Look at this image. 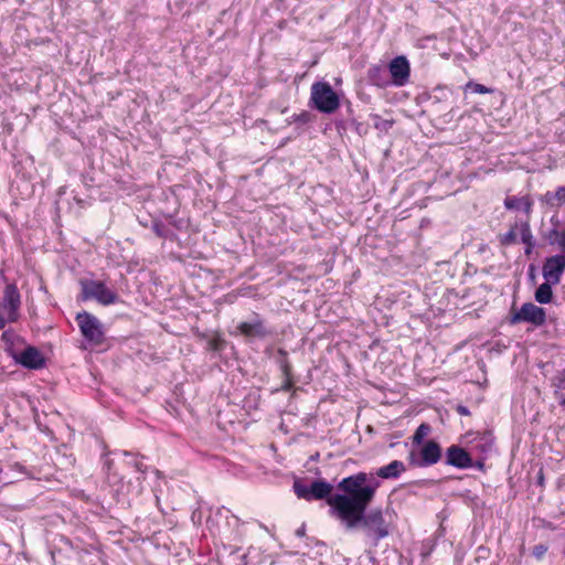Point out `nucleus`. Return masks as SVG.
<instances>
[{"label": "nucleus", "mask_w": 565, "mask_h": 565, "mask_svg": "<svg viewBox=\"0 0 565 565\" xmlns=\"http://www.w3.org/2000/svg\"><path fill=\"white\" fill-rule=\"evenodd\" d=\"M366 481L365 472L342 479L338 483V489L343 493L334 494L328 500V504L331 508V513L343 523L347 530L362 526L367 536L379 541L390 534V526L381 509L365 513L379 487V482L367 484Z\"/></svg>", "instance_id": "obj_1"}, {"label": "nucleus", "mask_w": 565, "mask_h": 565, "mask_svg": "<svg viewBox=\"0 0 565 565\" xmlns=\"http://www.w3.org/2000/svg\"><path fill=\"white\" fill-rule=\"evenodd\" d=\"M310 100L316 109L324 114H332L340 106L338 94L327 82H316L312 84Z\"/></svg>", "instance_id": "obj_2"}, {"label": "nucleus", "mask_w": 565, "mask_h": 565, "mask_svg": "<svg viewBox=\"0 0 565 565\" xmlns=\"http://www.w3.org/2000/svg\"><path fill=\"white\" fill-rule=\"evenodd\" d=\"M294 491L299 499L306 501L323 500L327 501L334 495H331L333 487L327 481L316 480L309 487L303 484L299 479L294 482Z\"/></svg>", "instance_id": "obj_3"}, {"label": "nucleus", "mask_w": 565, "mask_h": 565, "mask_svg": "<svg viewBox=\"0 0 565 565\" xmlns=\"http://www.w3.org/2000/svg\"><path fill=\"white\" fill-rule=\"evenodd\" d=\"M83 299H96L102 305H110L116 300V294L105 284L95 280L82 281Z\"/></svg>", "instance_id": "obj_4"}, {"label": "nucleus", "mask_w": 565, "mask_h": 565, "mask_svg": "<svg viewBox=\"0 0 565 565\" xmlns=\"http://www.w3.org/2000/svg\"><path fill=\"white\" fill-rule=\"evenodd\" d=\"M76 320L86 340L95 344H100L104 341V331L96 317L87 312H82L77 315Z\"/></svg>", "instance_id": "obj_5"}, {"label": "nucleus", "mask_w": 565, "mask_h": 565, "mask_svg": "<svg viewBox=\"0 0 565 565\" xmlns=\"http://www.w3.org/2000/svg\"><path fill=\"white\" fill-rule=\"evenodd\" d=\"M20 305L21 297L17 286L13 284L7 285L0 300V312L6 315L9 322L18 320Z\"/></svg>", "instance_id": "obj_6"}, {"label": "nucleus", "mask_w": 565, "mask_h": 565, "mask_svg": "<svg viewBox=\"0 0 565 565\" xmlns=\"http://www.w3.org/2000/svg\"><path fill=\"white\" fill-rule=\"evenodd\" d=\"M545 310L532 302L523 303L519 311H515L510 317L511 324L520 322H531L534 326H542L545 323Z\"/></svg>", "instance_id": "obj_7"}, {"label": "nucleus", "mask_w": 565, "mask_h": 565, "mask_svg": "<svg viewBox=\"0 0 565 565\" xmlns=\"http://www.w3.org/2000/svg\"><path fill=\"white\" fill-rule=\"evenodd\" d=\"M388 71L395 86H404L409 79L411 66L403 55L396 56L390 62Z\"/></svg>", "instance_id": "obj_8"}, {"label": "nucleus", "mask_w": 565, "mask_h": 565, "mask_svg": "<svg viewBox=\"0 0 565 565\" xmlns=\"http://www.w3.org/2000/svg\"><path fill=\"white\" fill-rule=\"evenodd\" d=\"M565 270V255H556L548 257L543 265V276L544 278L556 285L561 280V276Z\"/></svg>", "instance_id": "obj_9"}, {"label": "nucleus", "mask_w": 565, "mask_h": 565, "mask_svg": "<svg viewBox=\"0 0 565 565\" xmlns=\"http://www.w3.org/2000/svg\"><path fill=\"white\" fill-rule=\"evenodd\" d=\"M446 462L456 468L466 469L473 466L472 458L463 448L452 445L446 451Z\"/></svg>", "instance_id": "obj_10"}, {"label": "nucleus", "mask_w": 565, "mask_h": 565, "mask_svg": "<svg viewBox=\"0 0 565 565\" xmlns=\"http://www.w3.org/2000/svg\"><path fill=\"white\" fill-rule=\"evenodd\" d=\"M15 361L28 369H41L43 367L45 360L42 353L34 347H28L19 355L15 356Z\"/></svg>", "instance_id": "obj_11"}, {"label": "nucleus", "mask_w": 565, "mask_h": 565, "mask_svg": "<svg viewBox=\"0 0 565 565\" xmlns=\"http://www.w3.org/2000/svg\"><path fill=\"white\" fill-rule=\"evenodd\" d=\"M441 457V448L435 440L427 441L422 450H420V458L422 462L420 466H431L437 463L440 460Z\"/></svg>", "instance_id": "obj_12"}, {"label": "nucleus", "mask_w": 565, "mask_h": 565, "mask_svg": "<svg viewBox=\"0 0 565 565\" xmlns=\"http://www.w3.org/2000/svg\"><path fill=\"white\" fill-rule=\"evenodd\" d=\"M237 329L245 337H265L267 334L263 321L259 319L255 322H242Z\"/></svg>", "instance_id": "obj_13"}, {"label": "nucleus", "mask_w": 565, "mask_h": 565, "mask_svg": "<svg viewBox=\"0 0 565 565\" xmlns=\"http://www.w3.org/2000/svg\"><path fill=\"white\" fill-rule=\"evenodd\" d=\"M406 470L405 465L399 460H393L391 463L381 467L376 475L382 479H393L399 477Z\"/></svg>", "instance_id": "obj_14"}, {"label": "nucleus", "mask_w": 565, "mask_h": 565, "mask_svg": "<svg viewBox=\"0 0 565 565\" xmlns=\"http://www.w3.org/2000/svg\"><path fill=\"white\" fill-rule=\"evenodd\" d=\"M504 206L508 210L523 209L526 214H530L532 210V201L529 196H508L504 200Z\"/></svg>", "instance_id": "obj_15"}, {"label": "nucleus", "mask_w": 565, "mask_h": 565, "mask_svg": "<svg viewBox=\"0 0 565 565\" xmlns=\"http://www.w3.org/2000/svg\"><path fill=\"white\" fill-rule=\"evenodd\" d=\"M553 297V291L551 287V282L546 280V282L540 285V287L535 291V300L540 303H548L551 302Z\"/></svg>", "instance_id": "obj_16"}, {"label": "nucleus", "mask_w": 565, "mask_h": 565, "mask_svg": "<svg viewBox=\"0 0 565 565\" xmlns=\"http://www.w3.org/2000/svg\"><path fill=\"white\" fill-rule=\"evenodd\" d=\"M554 386L555 397L558 399L559 404L565 407V372L555 379Z\"/></svg>", "instance_id": "obj_17"}, {"label": "nucleus", "mask_w": 565, "mask_h": 565, "mask_svg": "<svg viewBox=\"0 0 565 565\" xmlns=\"http://www.w3.org/2000/svg\"><path fill=\"white\" fill-rule=\"evenodd\" d=\"M521 236H522V242L524 244H526L525 253L530 254L534 246V242H533V236H532L529 223L522 224Z\"/></svg>", "instance_id": "obj_18"}, {"label": "nucleus", "mask_w": 565, "mask_h": 565, "mask_svg": "<svg viewBox=\"0 0 565 565\" xmlns=\"http://www.w3.org/2000/svg\"><path fill=\"white\" fill-rule=\"evenodd\" d=\"M429 431L430 426L428 424H420L413 436V443L419 445L423 441V439L429 434Z\"/></svg>", "instance_id": "obj_19"}, {"label": "nucleus", "mask_w": 565, "mask_h": 565, "mask_svg": "<svg viewBox=\"0 0 565 565\" xmlns=\"http://www.w3.org/2000/svg\"><path fill=\"white\" fill-rule=\"evenodd\" d=\"M466 88H469L471 89L473 93H477V94H490L492 93L493 90L482 84H478V83H473V82H469L467 85H466Z\"/></svg>", "instance_id": "obj_20"}, {"label": "nucleus", "mask_w": 565, "mask_h": 565, "mask_svg": "<svg viewBox=\"0 0 565 565\" xmlns=\"http://www.w3.org/2000/svg\"><path fill=\"white\" fill-rule=\"evenodd\" d=\"M282 372L286 376V380H285L284 384L281 385V390L289 391V390H291L294 383L291 380L290 366L287 363L282 366Z\"/></svg>", "instance_id": "obj_21"}, {"label": "nucleus", "mask_w": 565, "mask_h": 565, "mask_svg": "<svg viewBox=\"0 0 565 565\" xmlns=\"http://www.w3.org/2000/svg\"><path fill=\"white\" fill-rule=\"evenodd\" d=\"M554 238L552 243L557 244L562 250V255H565V232L553 231Z\"/></svg>", "instance_id": "obj_22"}, {"label": "nucleus", "mask_w": 565, "mask_h": 565, "mask_svg": "<svg viewBox=\"0 0 565 565\" xmlns=\"http://www.w3.org/2000/svg\"><path fill=\"white\" fill-rule=\"evenodd\" d=\"M480 441H483L481 445L477 444L476 447L480 448L482 452H486L487 450L491 449L492 443L490 441L489 436H482L479 438Z\"/></svg>", "instance_id": "obj_23"}, {"label": "nucleus", "mask_w": 565, "mask_h": 565, "mask_svg": "<svg viewBox=\"0 0 565 565\" xmlns=\"http://www.w3.org/2000/svg\"><path fill=\"white\" fill-rule=\"evenodd\" d=\"M516 235L514 230L509 231L505 233L501 239V243L504 245H509L515 242Z\"/></svg>", "instance_id": "obj_24"}, {"label": "nucleus", "mask_w": 565, "mask_h": 565, "mask_svg": "<svg viewBox=\"0 0 565 565\" xmlns=\"http://www.w3.org/2000/svg\"><path fill=\"white\" fill-rule=\"evenodd\" d=\"M555 199L559 202L565 201V186H559L555 192Z\"/></svg>", "instance_id": "obj_25"}, {"label": "nucleus", "mask_w": 565, "mask_h": 565, "mask_svg": "<svg viewBox=\"0 0 565 565\" xmlns=\"http://www.w3.org/2000/svg\"><path fill=\"white\" fill-rule=\"evenodd\" d=\"M546 550L547 548L544 545H536L534 547V555L541 557L542 555L545 554Z\"/></svg>", "instance_id": "obj_26"}, {"label": "nucleus", "mask_w": 565, "mask_h": 565, "mask_svg": "<svg viewBox=\"0 0 565 565\" xmlns=\"http://www.w3.org/2000/svg\"><path fill=\"white\" fill-rule=\"evenodd\" d=\"M457 412H458V414H460L462 416H469L470 415L469 409L466 406H462V405H458L457 406Z\"/></svg>", "instance_id": "obj_27"}, {"label": "nucleus", "mask_w": 565, "mask_h": 565, "mask_svg": "<svg viewBox=\"0 0 565 565\" xmlns=\"http://www.w3.org/2000/svg\"><path fill=\"white\" fill-rule=\"evenodd\" d=\"M9 322L8 321V318L6 317V315H3L2 312H0V330L3 329L6 327V323Z\"/></svg>", "instance_id": "obj_28"}, {"label": "nucleus", "mask_w": 565, "mask_h": 565, "mask_svg": "<svg viewBox=\"0 0 565 565\" xmlns=\"http://www.w3.org/2000/svg\"><path fill=\"white\" fill-rule=\"evenodd\" d=\"M476 467H478L479 469H483V462L482 461H478L476 463Z\"/></svg>", "instance_id": "obj_29"}, {"label": "nucleus", "mask_w": 565, "mask_h": 565, "mask_svg": "<svg viewBox=\"0 0 565 565\" xmlns=\"http://www.w3.org/2000/svg\"><path fill=\"white\" fill-rule=\"evenodd\" d=\"M371 72H380L379 67H374Z\"/></svg>", "instance_id": "obj_30"}]
</instances>
